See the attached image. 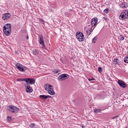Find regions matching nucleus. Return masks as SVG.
I'll return each mask as SVG.
<instances>
[{"mask_svg":"<svg viewBox=\"0 0 128 128\" xmlns=\"http://www.w3.org/2000/svg\"><path fill=\"white\" fill-rule=\"evenodd\" d=\"M98 72L100 73L102 72V67H98Z\"/></svg>","mask_w":128,"mask_h":128,"instance_id":"412c9836","label":"nucleus"},{"mask_svg":"<svg viewBox=\"0 0 128 128\" xmlns=\"http://www.w3.org/2000/svg\"><path fill=\"white\" fill-rule=\"evenodd\" d=\"M39 44H42V46L44 48V37H42V35H40V41Z\"/></svg>","mask_w":128,"mask_h":128,"instance_id":"9d476101","label":"nucleus"},{"mask_svg":"<svg viewBox=\"0 0 128 128\" xmlns=\"http://www.w3.org/2000/svg\"><path fill=\"white\" fill-rule=\"evenodd\" d=\"M15 66L16 68H18V70H20V72H26V68L24 66L18 63L16 64H15Z\"/></svg>","mask_w":128,"mask_h":128,"instance_id":"20e7f679","label":"nucleus"},{"mask_svg":"<svg viewBox=\"0 0 128 128\" xmlns=\"http://www.w3.org/2000/svg\"><path fill=\"white\" fill-rule=\"evenodd\" d=\"M8 108H10L9 109V110L11 112H18V110H20V109L16 107V106H8Z\"/></svg>","mask_w":128,"mask_h":128,"instance_id":"423d86ee","label":"nucleus"},{"mask_svg":"<svg viewBox=\"0 0 128 128\" xmlns=\"http://www.w3.org/2000/svg\"><path fill=\"white\" fill-rule=\"evenodd\" d=\"M92 28H88V30H86V34L88 36H90L92 32Z\"/></svg>","mask_w":128,"mask_h":128,"instance_id":"a211bd4d","label":"nucleus"},{"mask_svg":"<svg viewBox=\"0 0 128 128\" xmlns=\"http://www.w3.org/2000/svg\"><path fill=\"white\" fill-rule=\"evenodd\" d=\"M120 7L122 8H124V4H120Z\"/></svg>","mask_w":128,"mask_h":128,"instance_id":"c756f323","label":"nucleus"},{"mask_svg":"<svg viewBox=\"0 0 128 128\" xmlns=\"http://www.w3.org/2000/svg\"><path fill=\"white\" fill-rule=\"evenodd\" d=\"M26 40H28V35H27L26 36Z\"/></svg>","mask_w":128,"mask_h":128,"instance_id":"473e14b6","label":"nucleus"},{"mask_svg":"<svg viewBox=\"0 0 128 128\" xmlns=\"http://www.w3.org/2000/svg\"><path fill=\"white\" fill-rule=\"evenodd\" d=\"M3 31L5 36H10V34H12V29L3 30Z\"/></svg>","mask_w":128,"mask_h":128,"instance_id":"1a4fd4ad","label":"nucleus"},{"mask_svg":"<svg viewBox=\"0 0 128 128\" xmlns=\"http://www.w3.org/2000/svg\"><path fill=\"white\" fill-rule=\"evenodd\" d=\"M108 10H108V8H107L104 10V12L105 14H108Z\"/></svg>","mask_w":128,"mask_h":128,"instance_id":"b1692460","label":"nucleus"},{"mask_svg":"<svg viewBox=\"0 0 128 128\" xmlns=\"http://www.w3.org/2000/svg\"><path fill=\"white\" fill-rule=\"evenodd\" d=\"M68 78V74H62L58 77V80L62 82V80H66Z\"/></svg>","mask_w":128,"mask_h":128,"instance_id":"7ed1b4c3","label":"nucleus"},{"mask_svg":"<svg viewBox=\"0 0 128 128\" xmlns=\"http://www.w3.org/2000/svg\"><path fill=\"white\" fill-rule=\"evenodd\" d=\"M95 79L94 78H88V80H89V82H90V80H94Z\"/></svg>","mask_w":128,"mask_h":128,"instance_id":"c85d7f7f","label":"nucleus"},{"mask_svg":"<svg viewBox=\"0 0 128 128\" xmlns=\"http://www.w3.org/2000/svg\"><path fill=\"white\" fill-rule=\"evenodd\" d=\"M98 22V18H92V21H91V24L92 26H94L96 24V23Z\"/></svg>","mask_w":128,"mask_h":128,"instance_id":"9b49d317","label":"nucleus"},{"mask_svg":"<svg viewBox=\"0 0 128 128\" xmlns=\"http://www.w3.org/2000/svg\"><path fill=\"white\" fill-rule=\"evenodd\" d=\"M3 30H12V25L10 24H6L3 27Z\"/></svg>","mask_w":128,"mask_h":128,"instance_id":"f8f14e48","label":"nucleus"},{"mask_svg":"<svg viewBox=\"0 0 128 128\" xmlns=\"http://www.w3.org/2000/svg\"><path fill=\"white\" fill-rule=\"evenodd\" d=\"M33 54L35 56H37V54H38V50L36 49H33L32 50Z\"/></svg>","mask_w":128,"mask_h":128,"instance_id":"f3484780","label":"nucleus"},{"mask_svg":"<svg viewBox=\"0 0 128 128\" xmlns=\"http://www.w3.org/2000/svg\"><path fill=\"white\" fill-rule=\"evenodd\" d=\"M10 18V13H5L2 16V20H8Z\"/></svg>","mask_w":128,"mask_h":128,"instance_id":"6e6552de","label":"nucleus"},{"mask_svg":"<svg viewBox=\"0 0 128 128\" xmlns=\"http://www.w3.org/2000/svg\"><path fill=\"white\" fill-rule=\"evenodd\" d=\"M34 126H36V124H34L32 123L31 124H30V128H34Z\"/></svg>","mask_w":128,"mask_h":128,"instance_id":"393cba45","label":"nucleus"},{"mask_svg":"<svg viewBox=\"0 0 128 128\" xmlns=\"http://www.w3.org/2000/svg\"><path fill=\"white\" fill-rule=\"evenodd\" d=\"M12 116H8L7 117V120H8L9 122H10V120H12Z\"/></svg>","mask_w":128,"mask_h":128,"instance_id":"a878e982","label":"nucleus"},{"mask_svg":"<svg viewBox=\"0 0 128 128\" xmlns=\"http://www.w3.org/2000/svg\"><path fill=\"white\" fill-rule=\"evenodd\" d=\"M124 8H128V4L126 2L124 3Z\"/></svg>","mask_w":128,"mask_h":128,"instance_id":"bb28decb","label":"nucleus"},{"mask_svg":"<svg viewBox=\"0 0 128 128\" xmlns=\"http://www.w3.org/2000/svg\"><path fill=\"white\" fill-rule=\"evenodd\" d=\"M23 80L24 82H26L28 84H34L36 82V80L34 78H25Z\"/></svg>","mask_w":128,"mask_h":128,"instance_id":"39448f33","label":"nucleus"},{"mask_svg":"<svg viewBox=\"0 0 128 128\" xmlns=\"http://www.w3.org/2000/svg\"><path fill=\"white\" fill-rule=\"evenodd\" d=\"M120 40H124V36H122L120 38Z\"/></svg>","mask_w":128,"mask_h":128,"instance_id":"7c9ffc66","label":"nucleus"},{"mask_svg":"<svg viewBox=\"0 0 128 128\" xmlns=\"http://www.w3.org/2000/svg\"><path fill=\"white\" fill-rule=\"evenodd\" d=\"M102 112V110L100 109H96L94 110V112Z\"/></svg>","mask_w":128,"mask_h":128,"instance_id":"5701e85b","label":"nucleus"},{"mask_svg":"<svg viewBox=\"0 0 128 128\" xmlns=\"http://www.w3.org/2000/svg\"><path fill=\"white\" fill-rule=\"evenodd\" d=\"M52 98L51 96H46V98Z\"/></svg>","mask_w":128,"mask_h":128,"instance_id":"2f4dec72","label":"nucleus"},{"mask_svg":"<svg viewBox=\"0 0 128 128\" xmlns=\"http://www.w3.org/2000/svg\"><path fill=\"white\" fill-rule=\"evenodd\" d=\"M40 22H41V24H44V21L43 20H40Z\"/></svg>","mask_w":128,"mask_h":128,"instance_id":"cd10ccee","label":"nucleus"},{"mask_svg":"<svg viewBox=\"0 0 128 128\" xmlns=\"http://www.w3.org/2000/svg\"><path fill=\"white\" fill-rule=\"evenodd\" d=\"M124 62L126 64H128V56H127L124 59Z\"/></svg>","mask_w":128,"mask_h":128,"instance_id":"aec40b11","label":"nucleus"},{"mask_svg":"<svg viewBox=\"0 0 128 128\" xmlns=\"http://www.w3.org/2000/svg\"><path fill=\"white\" fill-rule=\"evenodd\" d=\"M26 92H29L30 94L32 92V88L30 86H26Z\"/></svg>","mask_w":128,"mask_h":128,"instance_id":"ddd939ff","label":"nucleus"},{"mask_svg":"<svg viewBox=\"0 0 128 128\" xmlns=\"http://www.w3.org/2000/svg\"><path fill=\"white\" fill-rule=\"evenodd\" d=\"M20 79H18V80H17V81H18V82H20Z\"/></svg>","mask_w":128,"mask_h":128,"instance_id":"c9c22d12","label":"nucleus"},{"mask_svg":"<svg viewBox=\"0 0 128 128\" xmlns=\"http://www.w3.org/2000/svg\"><path fill=\"white\" fill-rule=\"evenodd\" d=\"M128 18V10H126L125 11L122 12L119 16V20H124Z\"/></svg>","mask_w":128,"mask_h":128,"instance_id":"f257e3e1","label":"nucleus"},{"mask_svg":"<svg viewBox=\"0 0 128 128\" xmlns=\"http://www.w3.org/2000/svg\"><path fill=\"white\" fill-rule=\"evenodd\" d=\"M56 74H58V72H56Z\"/></svg>","mask_w":128,"mask_h":128,"instance_id":"e433bc0d","label":"nucleus"},{"mask_svg":"<svg viewBox=\"0 0 128 128\" xmlns=\"http://www.w3.org/2000/svg\"><path fill=\"white\" fill-rule=\"evenodd\" d=\"M39 97L41 100H46V95H40Z\"/></svg>","mask_w":128,"mask_h":128,"instance_id":"dca6fc26","label":"nucleus"},{"mask_svg":"<svg viewBox=\"0 0 128 128\" xmlns=\"http://www.w3.org/2000/svg\"><path fill=\"white\" fill-rule=\"evenodd\" d=\"M96 40H98V38L94 37V38L92 39V42H93L94 44H96Z\"/></svg>","mask_w":128,"mask_h":128,"instance_id":"4be33fe9","label":"nucleus"},{"mask_svg":"<svg viewBox=\"0 0 128 128\" xmlns=\"http://www.w3.org/2000/svg\"><path fill=\"white\" fill-rule=\"evenodd\" d=\"M118 84L120 86L121 88H126V84L124 80H118Z\"/></svg>","mask_w":128,"mask_h":128,"instance_id":"0eeeda50","label":"nucleus"},{"mask_svg":"<svg viewBox=\"0 0 128 128\" xmlns=\"http://www.w3.org/2000/svg\"><path fill=\"white\" fill-rule=\"evenodd\" d=\"M76 38L79 42H84V34L82 32H76Z\"/></svg>","mask_w":128,"mask_h":128,"instance_id":"f03ea898","label":"nucleus"},{"mask_svg":"<svg viewBox=\"0 0 128 128\" xmlns=\"http://www.w3.org/2000/svg\"><path fill=\"white\" fill-rule=\"evenodd\" d=\"M104 18L105 20H106V18Z\"/></svg>","mask_w":128,"mask_h":128,"instance_id":"f704fd0d","label":"nucleus"},{"mask_svg":"<svg viewBox=\"0 0 128 128\" xmlns=\"http://www.w3.org/2000/svg\"><path fill=\"white\" fill-rule=\"evenodd\" d=\"M48 93L51 96H54V91L52 87L48 90Z\"/></svg>","mask_w":128,"mask_h":128,"instance_id":"2eb2a0df","label":"nucleus"},{"mask_svg":"<svg viewBox=\"0 0 128 128\" xmlns=\"http://www.w3.org/2000/svg\"><path fill=\"white\" fill-rule=\"evenodd\" d=\"M118 118V116H114L112 118V120H114V118Z\"/></svg>","mask_w":128,"mask_h":128,"instance_id":"72a5a7b5","label":"nucleus"},{"mask_svg":"<svg viewBox=\"0 0 128 128\" xmlns=\"http://www.w3.org/2000/svg\"><path fill=\"white\" fill-rule=\"evenodd\" d=\"M114 64H120V62H118V59L116 58L114 59Z\"/></svg>","mask_w":128,"mask_h":128,"instance_id":"6ab92c4d","label":"nucleus"},{"mask_svg":"<svg viewBox=\"0 0 128 128\" xmlns=\"http://www.w3.org/2000/svg\"><path fill=\"white\" fill-rule=\"evenodd\" d=\"M44 88L46 90H47V92H48L49 90H50V88H52V85H49L48 84H46L44 86Z\"/></svg>","mask_w":128,"mask_h":128,"instance_id":"4468645a","label":"nucleus"}]
</instances>
